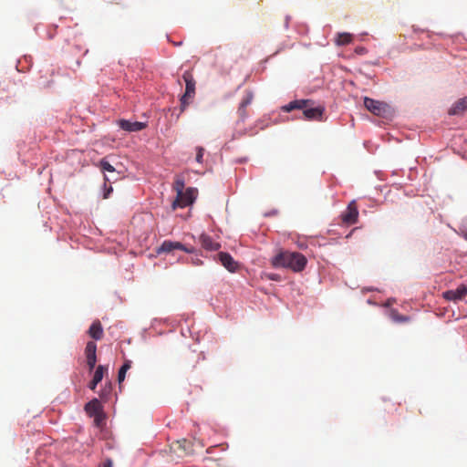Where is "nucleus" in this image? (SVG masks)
<instances>
[{"instance_id": "obj_4", "label": "nucleus", "mask_w": 467, "mask_h": 467, "mask_svg": "<svg viewBox=\"0 0 467 467\" xmlns=\"http://www.w3.org/2000/svg\"><path fill=\"white\" fill-rule=\"evenodd\" d=\"M364 106L368 111L379 117L387 118L390 114V108L385 102L366 97L364 99Z\"/></svg>"}, {"instance_id": "obj_29", "label": "nucleus", "mask_w": 467, "mask_h": 467, "mask_svg": "<svg viewBox=\"0 0 467 467\" xmlns=\"http://www.w3.org/2000/svg\"><path fill=\"white\" fill-rule=\"evenodd\" d=\"M99 383V382H95V379H92L88 387L90 389L94 390Z\"/></svg>"}, {"instance_id": "obj_20", "label": "nucleus", "mask_w": 467, "mask_h": 467, "mask_svg": "<svg viewBox=\"0 0 467 467\" xmlns=\"http://www.w3.org/2000/svg\"><path fill=\"white\" fill-rule=\"evenodd\" d=\"M130 360H126L119 370L118 380L121 383L125 379L126 372L130 368Z\"/></svg>"}, {"instance_id": "obj_3", "label": "nucleus", "mask_w": 467, "mask_h": 467, "mask_svg": "<svg viewBox=\"0 0 467 467\" xmlns=\"http://www.w3.org/2000/svg\"><path fill=\"white\" fill-rule=\"evenodd\" d=\"M182 78L185 82V92L182 96L181 101V112H183L186 108L192 102L195 96V79L191 71L187 70L183 73Z\"/></svg>"}, {"instance_id": "obj_25", "label": "nucleus", "mask_w": 467, "mask_h": 467, "mask_svg": "<svg viewBox=\"0 0 467 467\" xmlns=\"http://www.w3.org/2000/svg\"><path fill=\"white\" fill-rule=\"evenodd\" d=\"M95 416V420H94V422L96 424V426H100L101 424V421H102V417H101V413H99L98 415H94Z\"/></svg>"}, {"instance_id": "obj_15", "label": "nucleus", "mask_w": 467, "mask_h": 467, "mask_svg": "<svg viewBox=\"0 0 467 467\" xmlns=\"http://www.w3.org/2000/svg\"><path fill=\"white\" fill-rule=\"evenodd\" d=\"M88 333L93 339L100 340L104 335L100 321H94L89 327Z\"/></svg>"}, {"instance_id": "obj_30", "label": "nucleus", "mask_w": 467, "mask_h": 467, "mask_svg": "<svg viewBox=\"0 0 467 467\" xmlns=\"http://www.w3.org/2000/svg\"><path fill=\"white\" fill-rule=\"evenodd\" d=\"M111 192H112V187H111V186H109V187L106 190V192H104V195H103L104 199L109 198V193H110Z\"/></svg>"}, {"instance_id": "obj_17", "label": "nucleus", "mask_w": 467, "mask_h": 467, "mask_svg": "<svg viewBox=\"0 0 467 467\" xmlns=\"http://www.w3.org/2000/svg\"><path fill=\"white\" fill-rule=\"evenodd\" d=\"M467 109V99H461L456 101L452 107L449 109L450 115H458L462 113Z\"/></svg>"}, {"instance_id": "obj_13", "label": "nucleus", "mask_w": 467, "mask_h": 467, "mask_svg": "<svg viewBox=\"0 0 467 467\" xmlns=\"http://www.w3.org/2000/svg\"><path fill=\"white\" fill-rule=\"evenodd\" d=\"M221 264L230 272H235L238 268V264L234 260L232 255L228 253L221 252L218 254Z\"/></svg>"}, {"instance_id": "obj_7", "label": "nucleus", "mask_w": 467, "mask_h": 467, "mask_svg": "<svg viewBox=\"0 0 467 467\" xmlns=\"http://www.w3.org/2000/svg\"><path fill=\"white\" fill-rule=\"evenodd\" d=\"M358 211L356 201H351L348 203L347 210L344 213H342L341 220L344 223L351 225L358 222Z\"/></svg>"}, {"instance_id": "obj_8", "label": "nucleus", "mask_w": 467, "mask_h": 467, "mask_svg": "<svg viewBox=\"0 0 467 467\" xmlns=\"http://www.w3.org/2000/svg\"><path fill=\"white\" fill-rule=\"evenodd\" d=\"M97 345L93 341H88L85 348V356L87 360V365L88 367L89 371H92L95 368L97 363Z\"/></svg>"}, {"instance_id": "obj_10", "label": "nucleus", "mask_w": 467, "mask_h": 467, "mask_svg": "<svg viewBox=\"0 0 467 467\" xmlns=\"http://www.w3.org/2000/svg\"><path fill=\"white\" fill-rule=\"evenodd\" d=\"M467 295V286L465 285H460L454 290H448L443 293V297L449 301H458L463 299Z\"/></svg>"}, {"instance_id": "obj_12", "label": "nucleus", "mask_w": 467, "mask_h": 467, "mask_svg": "<svg viewBox=\"0 0 467 467\" xmlns=\"http://www.w3.org/2000/svg\"><path fill=\"white\" fill-rule=\"evenodd\" d=\"M119 126L123 130L133 132L140 131L146 128V123L140 121H130L127 119L119 120Z\"/></svg>"}, {"instance_id": "obj_1", "label": "nucleus", "mask_w": 467, "mask_h": 467, "mask_svg": "<svg viewBox=\"0 0 467 467\" xmlns=\"http://www.w3.org/2000/svg\"><path fill=\"white\" fill-rule=\"evenodd\" d=\"M307 263L306 256L298 252L280 251L272 259L274 267L288 268L294 272H302Z\"/></svg>"}, {"instance_id": "obj_24", "label": "nucleus", "mask_w": 467, "mask_h": 467, "mask_svg": "<svg viewBox=\"0 0 467 467\" xmlns=\"http://www.w3.org/2000/svg\"><path fill=\"white\" fill-rule=\"evenodd\" d=\"M204 153V149L201 146L196 147V161L198 163H202V157Z\"/></svg>"}, {"instance_id": "obj_14", "label": "nucleus", "mask_w": 467, "mask_h": 467, "mask_svg": "<svg viewBox=\"0 0 467 467\" xmlns=\"http://www.w3.org/2000/svg\"><path fill=\"white\" fill-rule=\"evenodd\" d=\"M199 240L202 246L206 250L216 251L221 247L220 244L213 242L212 237L205 234H201Z\"/></svg>"}, {"instance_id": "obj_27", "label": "nucleus", "mask_w": 467, "mask_h": 467, "mask_svg": "<svg viewBox=\"0 0 467 467\" xmlns=\"http://www.w3.org/2000/svg\"><path fill=\"white\" fill-rule=\"evenodd\" d=\"M101 467H113V462L110 459H106L101 464Z\"/></svg>"}, {"instance_id": "obj_18", "label": "nucleus", "mask_w": 467, "mask_h": 467, "mask_svg": "<svg viewBox=\"0 0 467 467\" xmlns=\"http://www.w3.org/2000/svg\"><path fill=\"white\" fill-rule=\"evenodd\" d=\"M389 317L395 323H406L410 320V317L400 314L397 309L390 310Z\"/></svg>"}, {"instance_id": "obj_6", "label": "nucleus", "mask_w": 467, "mask_h": 467, "mask_svg": "<svg viewBox=\"0 0 467 467\" xmlns=\"http://www.w3.org/2000/svg\"><path fill=\"white\" fill-rule=\"evenodd\" d=\"M178 249L184 251L188 254L194 253L195 249L193 247H188L182 244L180 242H172V241H164L161 245L157 249L158 254L161 253H171V251Z\"/></svg>"}, {"instance_id": "obj_22", "label": "nucleus", "mask_w": 467, "mask_h": 467, "mask_svg": "<svg viewBox=\"0 0 467 467\" xmlns=\"http://www.w3.org/2000/svg\"><path fill=\"white\" fill-rule=\"evenodd\" d=\"M174 190L177 192V195H182V192L184 189V181L182 177H177L173 185Z\"/></svg>"}, {"instance_id": "obj_32", "label": "nucleus", "mask_w": 467, "mask_h": 467, "mask_svg": "<svg viewBox=\"0 0 467 467\" xmlns=\"http://www.w3.org/2000/svg\"><path fill=\"white\" fill-rule=\"evenodd\" d=\"M104 180H105V182L109 181V178H108L107 176H104Z\"/></svg>"}, {"instance_id": "obj_28", "label": "nucleus", "mask_w": 467, "mask_h": 467, "mask_svg": "<svg viewBox=\"0 0 467 467\" xmlns=\"http://www.w3.org/2000/svg\"><path fill=\"white\" fill-rule=\"evenodd\" d=\"M192 263L194 265H202V261L200 258H198V257H196V258H192Z\"/></svg>"}, {"instance_id": "obj_19", "label": "nucleus", "mask_w": 467, "mask_h": 467, "mask_svg": "<svg viewBox=\"0 0 467 467\" xmlns=\"http://www.w3.org/2000/svg\"><path fill=\"white\" fill-rule=\"evenodd\" d=\"M337 44L338 46H345L352 42V35L349 33H339L337 34Z\"/></svg>"}, {"instance_id": "obj_9", "label": "nucleus", "mask_w": 467, "mask_h": 467, "mask_svg": "<svg viewBox=\"0 0 467 467\" xmlns=\"http://www.w3.org/2000/svg\"><path fill=\"white\" fill-rule=\"evenodd\" d=\"M253 99H254L253 92L250 90H246L245 95L243 98V99L241 100L239 107H238V110H237L240 120L244 121L246 119V118L248 117L246 109L252 103Z\"/></svg>"}, {"instance_id": "obj_23", "label": "nucleus", "mask_w": 467, "mask_h": 467, "mask_svg": "<svg viewBox=\"0 0 467 467\" xmlns=\"http://www.w3.org/2000/svg\"><path fill=\"white\" fill-rule=\"evenodd\" d=\"M99 168L102 171L115 172V168L104 158L99 161Z\"/></svg>"}, {"instance_id": "obj_16", "label": "nucleus", "mask_w": 467, "mask_h": 467, "mask_svg": "<svg viewBox=\"0 0 467 467\" xmlns=\"http://www.w3.org/2000/svg\"><path fill=\"white\" fill-rule=\"evenodd\" d=\"M85 410L90 416L98 415L101 412V405L99 400L93 399L85 405Z\"/></svg>"}, {"instance_id": "obj_2", "label": "nucleus", "mask_w": 467, "mask_h": 467, "mask_svg": "<svg viewBox=\"0 0 467 467\" xmlns=\"http://www.w3.org/2000/svg\"><path fill=\"white\" fill-rule=\"evenodd\" d=\"M283 109L289 112L294 109H302L306 119L321 120L324 114V107L314 106V101L310 99H296L283 107Z\"/></svg>"}, {"instance_id": "obj_21", "label": "nucleus", "mask_w": 467, "mask_h": 467, "mask_svg": "<svg viewBox=\"0 0 467 467\" xmlns=\"http://www.w3.org/2000/svg\"><path fill=\"white\" fill-rule=\"evenodd\" d=\"M105 371H107L106 367L102 365H99L97 367L93 376V379H95V382H100L102 380Z\"/></svg>"}, {"instance_id": "obj_31", "label": "nucleus", "mask_w": 467, "mask_h": 467, "mask_svg": "<svg viewBox=\"0 0 467 467\" xmlns=\"http://www.w3.org/2000/svg\"><path fill=\"white\" fill-rule=\"evenodd\" d=\"M462 235L467 241V231L462 232Z\"/></svg>"}, {"instance_id": "obj_5", "label": "nucleus", "mask_w": 467, "mask_h": 467, "mask_svg": "<svg viewBox=\"0 0 467 467\" xmlns=\"http://www.w3.org/2000/svg\"><path fill=\"white\" fill-rule=\"evenodd\" d=\"M197 193L198 192L195 188L186 189L185 192H182V195H177L176 199L172 202V208H184L191 205L196 199Z\"/></svg>"}, {"instance_id": "obj_11", "label": "nucleus", "mask_w": 467, "mask_h": 467, "mask_svg": "<svg viewBox=\"0 0 467 467\" xmlns=\"http://www.w3.org/2000/svg\"><path fill=\"white\" fill-rule=\"evenodd\" d=\"M192 444L187 440L177 441L172 443L171 449L179 453V456L189 455L193 453Z\"/></svg>"}, {"instance_id": "obj_26", "label": "nucleus", "mask_w": 467, "mask_h": 467, "mask_svg": "<svg viewBox=\"0 0 467 467\" xmlns=\"http://www.w3.org/2000/svg\"><path fill=\"white\" fill-rule=\"evenodd\" d=\"M267 278L274 281L280 280V276L277 274H268L266 275Z\"/></svg>"}]
</instances>
